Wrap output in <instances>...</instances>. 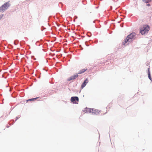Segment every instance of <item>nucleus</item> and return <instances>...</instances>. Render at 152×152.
Wrapping results in <instances>:
<instances>
[{"mask_svg": "<svg viewBox=\"0 0 152 152\" xmlns=\"http://www.w3.org/2000/svg\"><path fill=\"white\" fill-rule=\"evenodd\" d=\"M135 34L134 33H132L128 35L124 39L123 44L124 45H126L130 43L134 39H135Z\"/></svg>", "mask_w": 152, "mask_h": 152, "instance_id": "obj_1", "label": "nucleus"}, {"mask_svg": "<svg viewBox=\"0 0 152 152\" xmlns=\"http://www.w3.org/2000/svg\"><path fill=\"white\" fill-rule=\"evenodd\" d=\"M149 30V27L148 25H144L141 27L140 30V33L142 35L147 33Z\"/></svg>", "mask_w": 152, "mask_h": 152, "instance_id": "obj_2", "label": "nucleus"}, {"mask_svg": "<svg viewBox=\"0 0 152 152\" xmlns=\"http://www.w3.org/2000/svg\"><path fill=\"white\" fill-rule=\"evenodd\" d=\"M9 4L7 3L2 5L0 7V12H3L7 9L9 7Z\"/></svg>", "mask_w": 152, "mask_h": 152, "instance_id": "obj_3", "label": "nucleus"}, {"mask_svg": "<svg viewBox=\"0 0 152 152\" xmlns=\"http://www.w3.org/2000/svg\"><path fill=\"white\" fill-rule=\"evenodd\" d=\"M71 101L74 104H78L79 98L77 97H72L71 98Z\"/></svg>", "mask_w": 152, "mask_h": 152, "instance_id": "obj_4", "label": "nucleus"}, {"mask_svg": "<svg viewBox=\"0 0 152 152\" xmlns=\"http://www.w3.org/2000/svg\"><path fill=\"white\" fill-rule=\"evenodd\" d=\"M100 112V110L95 109H92L91 111V113L93 114L98 115Z\"/></svg>", "mask_w": 152, "mask_h": 152, "instance_id": "obj_5", "label": "nucleus"}, {"mask_svg": "<svg viewBox=\"0 0 152 152\" xmlns=\"http://www.w3.org/2000/svg\"><path fill=\"white\" fill-rule=\"evenodd\" d=\"M78 76L77 74L76 75L72 76L69 77L68 79L67 80L68 81H70L72 80H74L76 78H77Z\"/></svg>", "mask_w": 152, "mask_h": 152, "instance_id": "obj_6", "label": "nucleus"}, {"mask_svg": "<svg viewBox=\"0 0 152 152\" xmlns=\"http://www.w3.org/2000/svg\"><path fill=\"white\" fill-rule=\"evenodd\" d=\"M88 82V80L87 79H86L85 80L83 83L82 84L81 88H83L86 85Z\"/></svg>", "mask_w": 152, "mask_h": 152, "instance_id": "obj_7", "label": "nucleus"}, {"mask_svg": "<svg viewBox=\"0 0 152 152\" xmlns=\"http://www.w3.org/2000/svg\"><path fill=\"white\" fill-rule=\"evenodd\" d=\"M87 70V68L83 69L80 70L78 73L77 74H81L84 73Z\"/></svg>", "mask_w": 152, "mask_h": 152, "instance_id": "obj_8", "label": "nucleus"}, {"mask_svg": "<svg viewBox=\"0 0 152 152\" xmlns=\"http://www.w3.org/2000/svg\"><path fill=\"white\" fill-rule=\"evenodd\" d=\"M148 77L151 80V75H150V69H149V68H148Z\"/></svg>", "mask_w": 152, "mask_h": 152, "instance_id": "obj_9", "label": "nucleus"}, {"mask_svg": "<svg viewBox=\"0 0 152 152\" xmlns=\"http://www.w3.org/2000/svg\"><path fill=\"white\" fill-rule=\"evenodd\" d=\"M85 111H86V112H90L91 113V111L92 110L91 109L86 108L85 109Z\"/></svg>", "mask_w": 152, "mask_h": 152, "instance_id": "obj_10", "label": "nucleus"}, {"mask_svg": "<svg viewBox=\"0 0 152 152\" xmlns=\"http://www.w3.org/2000/svg\"><path fill=\"white\" fill-rule=\"evenodd\" d=\"M142 1L144 2L147 3L151 2L152 0H142Z\"/></svg>", "mask_w": 152, "mask_h": 152, "instance_id": "obj_11", "label": "nucleus"}, {"mask_svg": "<svg viewBox=\"0 0 152 152\" xmlns=\"http://www.w3.org/2000/svg\"><path fill=\"white\" fill-rule=\"evenodd\" d=\"M39 98L38 97H37L36 98H32V99H28V100H26V101H27V102H28V101H33V100H34L35 99H37Z\"/></svg>", "mask_w": 152, "mask_h": 152, "instance_id": "obj_12", "label": "nucleus"}, {"mask_svg": "<svg viewBox=\"0 0 152 152\" xmlns=\"http://www.w3.org/2000/svg\"><path fill=\"white\" fill-rule=\"evenodd\" d=\"M147 6H150V4H147Z\"/></svg>", "mask_w": 152, "mask_h": 152, "instance_id": "obj_13", "label": "nucleus"}]
</instances>
